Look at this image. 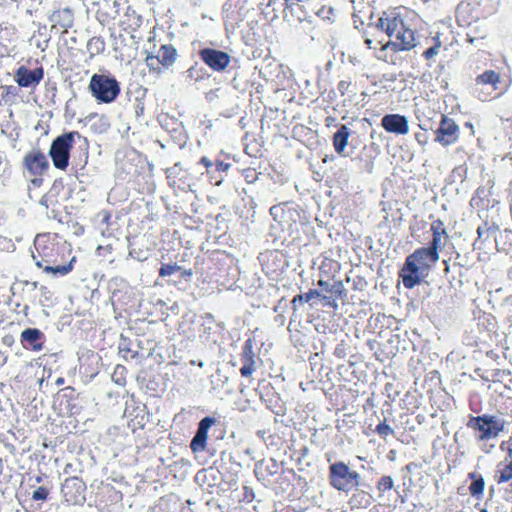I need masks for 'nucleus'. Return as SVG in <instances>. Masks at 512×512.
I'll list each match as a JSON object with an SVG mask.
<instances>
[{
    "label": "nucleus",
    "mask_w": 512,
    "mask_h": 512,
    "mask_svg": "<svg viewBox=\"0 0 512 512\" xmlns=\"http://www.w3.org/2000/svg\"><path fill=\"white\" fill-rule=\"evenodd\" d=\"M12 89H13L12 86L2 85L1 86V90H2L1 96H2V98L5 99L11 93Z\"/></svg>",
    "instance_id": "obj_41"
},
{
    "label": "nucleus",
    "mask_w": 512,
    "mask_h": 512,
    "mask_svg": "<svg viewBox=\"0 0 512 512\" xmlns=\"http://www.w3.org/2000/svg\"><path fill=\"white\" fill-rule=\"evenodd\" d=\"M75 137H80L78 131H71L57 136L51 143L49 156L56 169L65 171L70 164V153L74 146Z\"/></svg>",
    "instance_id": "obj_7"
},
{
    "label": "nucleus",
    "mask_w": 512,
    "mask_h": 512,
    "mask_svg": "<svg viewBox=\"0 0 512 512\" xmlns=\"http://www.w3.org/2000/svg\"><path fill=\"white\" fill-rule=\"evenodd\" d=\"M231 1H232V0H229V3H228L229 5H231Z\"/></svg>",
    "instance_id": "obj_55"
},
{
    "label": "nucleus",
    "mask_w": 512,
    "mask_h": 512,
    "mask_svg": "<svg viewBox=\"0 0 512 512\" xmlns=\"http://www.w3.org/2000/svg\"><path fill=\"white\" fill-rule=\"evenodd\" d=\"M507 455L509 456L510 460H512V438L508 441V447H507Z\"/></svg>",
    "instance_id": "obj_45"
},
{
    "label": "nucleus",
    "mask_w": 512,
    "mask_h": 512,
    "mask_svg": "<svg viewBox=\"0 0 512 512\" xmlns=\"http://www.w3.org/2000/svg\"><path fill=\"white\" fill-rule=\"evenodd\" d=\"M456 22L460 27H471L485 19L480 0H463L456 8Z\"/></svg>",
    "instance_id": "obj_11"
},
{
    "label": "nucleus",
    "mask_w": 512,
    "mask_h": 512,
    "mask_svg": "<svg viewBox=\"0 0 512 512\" xmlns=\"http://www.w3.org/2000/svg\"><path fill=\"white\" fill-rule=\"evenodd\" d=\"M199 57L205 65L217 72L225 70L230 64V55L228 53L213 48L201 49Z\"/></svg>",
    "instance_id": "obj_13"
},
{
    "label": "nucleus",
    "mask_w": 512,
    "mask_h": 512,
    "mask_svg": "<svg viewBox=\"0 0 512 512\" xmlns=\"http://www.w3.org/2000/svg\"><path fill=\"white\" fill-rule=\"evenodd\" d=\"M177 56V50L172 44H163L160 46L157 55L152 53L146 55L145 64L150 73L160 75L175 63Z\"/></svg>",
    "instance_id": "obj_10"
},
{
    "label": "nucleus",
    "mask_w": 512,
    "mask_h": 512,
    "mask_svg": "<svg viewBox=\"0 0 512 512\" xmlns=\"http://www.w3.org/2000/svg\"><path fill=\"white\" fill-rule=\"evenodd\" d=\"M350 136V130L346 125H341L339 129L333 135V147L335 151L342 155L346 146L348 145V139Z\"/></svg>",
    "instance_id": "obj_23"
},
{
    "label": "nucleus",
    "mask_w": 512,
    "mask_h": 512,
    "mask_svg": "<svg viewBox=\"0 0 512 512\" xmlns=\"http://www.w3.org/2000/svg\"><path fill=\"white\" fill-rule=\"evenodd\" d=\"M214 423L215 419L211 417H205L200 421L196 435L190 444L193 452H199L205 449L208 430Z\"/></svg>",
    "instance_id": "obj_18"
},
{
    "label": "nucleus",
    "mask_w": 512,
    "mask_h": 512,
    "mask_svg": "<svg viewBox=\"0 0 512 512\" xmlns=\"http://www.w3.org/2000/svg\"><path fill=\"white\" fill-rule=\"evenodd\" d=\"M351 83L348 81H340L338 84V90L342 95L345 94L346 90L350 87Z\"/></svg>",
    "instance_id": "obj_40"
},
{
    "label": "nucleus",
    "mask_w": 512,
    "mask_h": 512,
    "mask_svg": "<svg viewBox=\"0 0 512 512\" xmlns=\"http://www.w3.org/2000/svg\"><path fill=\"white\" fill-rule=\"evenodd\" d=\"M57 383H58V384H62V383H63V380H62L61 378H59V379L57 380Z\"/></svg>",
    "instance_id": "obj_53"
},
{
    "label": "nucleus",
    "mask_w": 512,
    "mask_h": 512,
    "mask_svg": "<svg viewBox=\"0 0 512 512\" xmlns=\"http://www.w3.org/2000/svg\"><path fill=\"white\" fill-rule=\"evenodd\" d=\"M316 14L324 19V20H331L334 17V9L331 6H322Z\"/></svg>",
    "instance_id": "obj_34"
},
{
    "label": "nucleus",
    "mask_w": 512,
    "mask_h": 512,
    "mask_svg": "<svg viewBox=\"0 0 512 512\" xmlns=\"http://www.w3.org/2000/svg\"><path fill=\"white\" fill-rule=\"evenodd\" d=\"M178 272L180 273V276L185 279H188L193 275V272L191 269L186 270V269L182 268V271H178Z\"/></svg>",
    "instance_id": "obj_42"
},
{
    "label": "nucleus",
    "mask_w": 512,
    "mask_h": 512,
    "mask_svg": "<svg viewBox=\"0 0 512 512\" xmlns=\"http://www.w3.org/2000/svg\"><path fill=\"white\" fill-rule=\"evenodd\" d=\"M435 142L447 147L455 144L459 140L460 128L454 119L445 114H441V120L438 128L434 131Z\"/></svg>",
    "instance_id": "obj_12"
},
{
    "label": "nucleus",
    "mask_w": 512,
    "mask_h": 512,
    "mask_svg": "<svg viewBox=\"0 0 512 512\" xmlns=\"http://www.w3.org/2000/svg\"><path fill=\"white\" fill-rule=\"evenodd\" d=\"M442 46L443 45H442V41L440 40V37L439 36L433 37L432 45L422 53V57L427 61L433 60L434 57L440 53Z\"/></svg>",
    "instance_id": "obj_29"
},
{
    "label": "nucleus",
    "mask_w": 512,
    "mask_h": 512,
    "mask_svg": "<svg viewBox=\"0 0 512 512\" xmlns=\"http://www.w3.org/2000/svg\"><path fill=\"white\" fill-rule=\"evenodd\" d=\"M89 90L99 103H111L121 92L119 82L109 74H94L90 79Z\"/></svg>",
    "instance_id": "obj_8"
},
{
    "label": "nucleus",
    "mask_w": 512,
    "mask_h": 512,
    "mask_svg": "<svg viewBox=\"0 0 512 512\" xmlns=\"http://www.w3.org/2000/svg\"><path fill=\"white\" fill-rule=\"evenodd\" d=\"M317 285L321 288L309 289L306 293L294 296L291 301L293 310L298 305L308 303L311 309L319 310L321 307L323 312L335 314L339 308L338 300H343L347 296L342 280H335L329 283L327 280L319 279Z\"/></svg>",
    "instance_id": "obj_4"
},
{
    "label": "nucleus",
    "mask_w": 512,
    "mask_h": 512,
    "mask_svg": "<svg viewBox=\"0 0 512 512\" xmlns=\"http://www.w3.org/2000/svg\"><path fill=\"white\" fill-rule=\"evenodd\" d=\"M255 32L253 29H250L246 33L243 34V38L245 39L246 43L253 42L255 40Z\"/></svg>",
    "instance_id": "obj_39"
},
{
    "label": "nucleus",
    "mask_w": 512,
    "mask_h": 512,
    "mask_svg": "<svg viewBox=\"0 0 512 512\" xmlns=\"http://www.w3.org/2000/svg\"><path fill=\"white\" fill-rule=\"evenodd\" d=\"M198 366H199V367H203V366H204V363H203V362H199V363H198Z\"/></svg>",
    "instance_id": "obj_54"
},
{
    "label": "nucleus",
    "mask_w": 512,
    "mask_h": 512,
    "mask_svg": "<svg viewBox=\"0 0 512 512\" xmlns=\"http://www.w3.org/2000/svg\"><path fill=\"white\" fill-rule=\"evenodd\" d=\"M505 424L504 419L491 414H483L471 416L467 422V427L475 432V438L478 442H484L497 438L504 431Z\"/></svg>",
    "instance_id": "obj_5"
},
{
    "label": "nucleus",
    "mask_w": 512,
    "mask_h": 512,
    "mask_svg": "<svg viewBox=\"0 0 512 512\" xmlns=\"http://www.w3.org/2000/svg\"><path fill=\"white\" fill-rule=\"evenodd\" d=\"M106 43L103 37L93 36L87 42V51L91 57L102 54L105 51Z\"/></svg>",
    "instance_id": "obj_27"
},
{
    "label": "nucleus",
    "mask_w": 512,
    "mask_h": 512,
    "mask_svg": "<svg viewBox=\"0 0 512 512\" xmlns=\"http://www.w3.org/2000/svg\"><path fill=\"white\" fill-rule=\"evenodd\" d=\"M479 512H489L486 508H481Z\"/></svg>",
    "instance_id": "obj_52"
},
{
    "label": "nucleus",
    "mask_w": 512,
    "mask_h": 512,
    "mask_svg": "<svg viewBox=\"0 0 512 512\" xmlns=\"http://www.w3.org/2000/svg\"><path fill=\"white\" fill-rule=\"evenodd\" d=\"M186 178H187V173L182 170H180L178 172H176L174 170L170 175H168V180H169L170 186H172L173 188L182 190V191H186L191 186L190 183L185 181Z\"/></svg>",
    "instance_id": "obj_25"
},
{
    "label": "nucleus",
    "mask_w": 512,
    "mask_h": 512,
    "mask_svg": "<svg viewBox=\"0 0 512 512\" xmlns=\"http://www.w3.org/2000/svg\"><path fill=\"white\" fill-rule=\"evenodd\" d=\"M418 14L405 6H398L383 12L377 21V28L385 32L388 37L395 40H389L381 44L380 52L391 48L394 52L410 51L416 47V29L414 22L418 19Z\"/></svg>",
    "instance_id": "obj_2"
},
{
    "label": "nucleus",
    "mask_w": 512,
    "mask_h": 512,
    "mask_svg": "<svg viewBox=\"0 0 512 512\" xmlns=\"http://www.w3.org/2000/svg\"><path fill=\"white\" fill-rule=\"evenodd\" d=\"M245 348H246V349H248V351H249V353H250V354L252 353V348H253V346H252V340H251V339H248V340L246 341Z\"/></svg>",
    "instance_id": "obj_46"
},
{
    "label": "nucleus",
    "mask_w": 512,
    "mask_h": 512,
    "mask_svg": "<svg viewBox=\"0 0 512 512\" xmlns=\"http://www.w3.org/2000/svg\"><path fill=\"white\" fill-rule=\"evenodd\" d=\"M50 21L52 22L53 27H59L67 30L74 24V12L69 7L59 8L53 11L50 16Z\"/></svg>",
    "instance_id": "obj_19"
},
{
    "label": "nucleus",
    "mask_w": 512,
    "mask_h": 512,
    "mask_svg": "<svg viewBox=\"0 0 512 512\" xmlns=\"http://www.w3.org/2000/svg\"><path fill=\"white\" fill-rule=\"evenodd\" d=\"M27 310H28V306L24 305L23 308H22V313H23L24 316H27Z\"/></svg>",
    "instance_id": "obj_50"
},
{
    "label": "nucleus",
    "mask_w": 512,
    "mask_h": 512,
    "mask_svg": "<svg viewBox=\"0 0 512 512\" xmlns=\"http://www.w3.org/2000/svg\"><path fill=\"white\" fill-rule=\"evenodd\" d=\"M494 479L498 485L512 480V460L501 461L497 464Z\"/></svg>",
    "instance_id": "obj_24"
},
{
    "label": "nucleus",
    "mask_w": 512,
    "mask_h": 512,
    "mask_svg": "<svg viewBox=\"0 0 512 512\" xmlns=\"http://www.w3.org/2000/svg\"><path fill=\"white\" fill-rule=\"evenodd\" d=\"M430 232L432 239L428 246L417 248L408 255L399 271V277L406 289H413L421 283V270H429L432 264L438 262L439 252L449 240L446 226L439 218L431 222Z\"/></svg>",
    "instance_id": "obj_1"
},
{
    "label": "nucleus",
    "mask_w": 512,
    "mask_h": 512,
    "mask_svg": "<svg viewBox=\"0 0 512 512\" xmlns=\"http://www.w3.org/2000/svg\"><path fill=\"white\" fill-rule=\"evenodd\" d=\"M467 41L471 44L478 40H483L488 36V30L484 23H477L470 27V30L466 34Z\"/></svg>",
    "instance_id": "obj_26"
},
{
    "label": "nucleus",
    "mask_w": 512,
    "mask_h": 512,
    "mask_svg": "<svg viewBox=\"0 0 512 512\" xmlns=\"http://www.w3.org/2000/svg\"><path fill=\"white\" fill-rule=\"evenodd\" d=\"M328 480L335 490L348 493L359 486L361 476L345 462L338 461L329 466Z\"/></svg>",
    "instance_id": "obj_6"
},
{
    "label": "nucleus",
    "mask_w": 512,
    "mask_h": 512,
    "mask_svg": "<svg viewBox=\"0 0 512 512\" xmlns=\"http://www.w3.org/2000/svg\"><path fill=\"white\" fill-rule=\"evenodd\" d=\"M381 126L386 132L397 135H405L409 132L408 120L400 114H386L381 119Z\"/></svg>",
    "instance_id": "obj_15"
},
{
    "label": "nucleus",
    "mask_w": 512,
    "mask_h": 512,
    "mask_svg": "<svg viewBox=\"0 0 512 512\" xmlns=\"http://www.w3.org/2000/svg\"><path fill=\"white\" fill-rule=\"evenodd\" d=\"M22 166L34 187H40L43 184V176L50 168L46 155L39 148L32 149L24 155Z\"/></svg>",
    "instance_id": "obj_9"
},
{
    "label": "nucleus",
    "mask_w": 512,
    "mask_h": 512,
    "mask_svg": "<svg viewBox=\"0 0 512 512\" xmlns=\"http://www.w3.org/2000/svg\"><path fill=\"white\" fill-rule=\"evenodd\" d=\"M44 77V69L42 67L33 70L25 66H20L15 71V81L20 87H35Z\"/></svg>",
    "instance_id": "obj_14"
},
{
    "label": "nucleus",
    "mask_w": 512,
    "mask_h": 512,
    "mask_svg": "<svg viewBox=\"0 0 512 512\" xmlns=\"http://www.w3.org/2000/svg\"><path fill=\"white\" fill-rule=\"evenodd\" d=\"M252 403H253V400L248 397L246 390L241 389L240 396L236 402L238 409L241 411H245L251 406Z\"/></svg>",
    "instance_id": "obj_31"
},
{
    "label": "nucleus",
    "mask_w": 512,
    "mask_h": 512,
    "mask_svg": "<svg viewBox=\"0 0 512 512\" xmlns=\"http://www.w3.org/2000/svg\"><path fill=\"white\" fill-rule=\"evenodd\" d=\"M373 501V496L368 491L356 487L348 500V504L352 510L366 509Z\"/></svg>",
    "instance_id": "obj_21"
},
{
    "label": "nucleus",
    "mask_w": 512,
    "mask_h": 512,
    "mask_svg": "<svg viewBox=\"0 0 512 512\" xmlns=\"http://www.w3.org/2000/svg\"><path fill=\"white\" fill-rule=\"evenodd\" d=\"M467 477L471 481L468 487L470 496L476 500H481L485 491L484 477L478 472H469Z\"/></svg>",
    "instance_id": "obj_22"
},
{
    "label": "nucleus",
    "mask_w": 512,
    "mask_h": 512,
    "mask_svg": "<svg viewBox=\"0 0 512 512\" xmlns=\"http://www.w3.org/2000/svg\"><path fill=\"white\" fill-rule=\"evenodd\" d=\"M377 58L382 60V61H384V62H388L387 56L385 54L384 55H378Z\"/></svg>",
    "instance_id": "obj_49"
},
{
    "label": "nucleus",
    "mask_w": 512,
    "mask_h": 512,
    "mask_svg": "<svg viewBox=\"0 0 512 512\" xmlns=\"http://www.w3.org/2000/svg\"><path fill=\"white\" fill-rule=\"evenodd\" d=\"M178 271H182V267L177 264H162L159 269V276L167 277Z\"/></svg>",
    "instance_id": "obj_32"
},
{
    "label": "nucleus",
    "mask_w": 512,
    "mask_h": 512,
    "mask_svg": "<svg viewBox=\"0 0 512 512\" xmlns=\"http://www.w3.org/2000/svg\"><path fill=\"white\" fill-rule=\"evenodd\" d=\"M375 432L385 439L387 436L392 435L394 430L386 423V421H383L376 426Z\"/></svg>",
    "instance_id": "obj_33"
},
{
    "label": "nucleus",
    "mask_w": 512,
    "mask_h": 512,
    "mask_svg": "<svg viewBox=\"0 0 512 512\" xmlns=\"http://www.w3.org/2000/svg\"><path fill=\"white\" fill-rule=\"evenodd\" d=\"M477 233H478V235H479V236H481L482 231H481V228H480V227L477 229Z\"/></svg>",
    "instance_id": "obj_51"
},
{
    "label": "nucleus",
    "mask_w": 512,
    "mask_h": 512,
    "mask_svg": "<svg viewBox=\"0 0 512 512\" xmlns=\"http://www.w3.org/2000/svg\"><path fill=\"white\" fill-rule=\"evenodd\" d=\"M318 269L319 279L327 280L329 282L340 272L341 264L332 257L322 255V260Z\"/></svg>",
    "instance_id": "obj_20"
},
{
    "label": "nucleus",
    "mask_w": 512,
    "mask_h": 512,
    "mask_svg": "<svg viewBox=\"0 0 512 512\" xmlns=\"http://www.w3.org/2000/svg\"><path fill=\"white\" fill-rule=\"evenodd\" d=\"M42 336V332L38 329H26L22 332L21 338L22 341L28 342L33 350H41L42 345L40 343H36Z\"/></svg>",
    "instance_id": "obj_28"
},
{
    "label": "nucleus",
    "mask_w": 512,
    "mask_h": 512,
    "mask_svg": "<svg viewBox=\"0 0 512 512\" xmlns=\"http://www.w3.org/2000/svg\"><path fill=\"white\" fill-rule=\"evenodd\" d=\"M199 164L203 165L207 169V172L209 173V169L214 165V162H212L208 157L203 156L200 158Z\"/></svg>",
    "instance_id": "obj_38"
},
{
    "label": "nucleus",
    "mask_w": 512,
    "mask_h": 512,
    "mask_svg": "<svg viewBox=\"0 0 512 512\" xmlns=\"http://www.w3.org/2000/svg\"><path fill=\"white\" fill-rule=\"evenodd\" d=\"M393 486V479L391 476L388 475L382 476L376 483V487L381 494L391 490Z\"/></svg>",
    "instance_id": "obj_30"
},
{
    "label": "nucleus",
    "mask_w": 512,
    "mask_h": 512,
    "mask_svg": "<svg viewBox=\"0 0 512 512\" xmlns=\"http://www.w3.org/2000/svg\"><path fill=\"white\" fill-rule=\"evenodd\" d=\"M282 6L280 0H258V22L263 21L264 25L273 22Z\"/></svg>",
    "instance_id": "obj_16"
},
{
    "label": "nucleus",
    "mask_w": 512,
    "mask_h": 512,
    "mask_svg": "<svg viewBox=\"0 0 512 512\" xmlns=\"http://www.w3.org/2000/svg\"><path fill=\"white\" fill-rule=\"evenodd\" d=\"M214 166L216 171L225 173L230 169L232 164L230 162H225L223 160L216 159L214 162Z\"/></svg>",
    "instance_id": "obj_36"
},
{
    "label": "nucleus",
    "mask_w": 512,
    "mask_h": 512,
    "mask_svg": "<svg viewBox=\"0 0 512 512\" xmlns=\"http://www.w3.org/2000/svg\"><path fill=\"white\" fill-rule=\"evenodd\" d=\"M475 83L477 86H490L498 96L501 95L505 90L502 87L501 74L494 70H486L483 73L479 74L475 78Z\"/></svg>",
    "instance_id": "obj_17"
},
{
    "label": "nucleus",
    "mask_w": 512,
    "mask_h": 512,
    "mask_svg": "<svg viewBox=\"0 0 512 512\" xmlns=\"http://www.w3.org/2000/svg\"><path fill=\"white\" fill-rule=\"evenodd\" d=\"M47 496H48V490L45 488V487H38L34 492H33V495H32V498L34 500H41V501H44L47 499Z\"/></svg>",
    "instance_id": "obj_35"
},
{
    "label": "nucleus",
    "mask_w": 512,
    "mask_h": 512,
    "mask_svg": "<svg viewBox=\"0 0 512 512\" xmlns=\"http://www.w3.org/2000/svg\"><path fill=\"white\" fill-rule=\"evenodd\" d=\"M110 219V213L108 211L104 212L103 222L108 223Z\"/></svg>",
    "instance_id": "obj_48"
},
{
    "label": "nucleus",
    "mask_w": 512,
    "mask_h": 512,
    "mask_svg": "<svg viewBox=\"0 0 512 512\" xmlns=\"http://www.w3.org/2000/svg\"><path fill=\"white\" fill-rule=\"evenodd\" d=\"M281 512H305V509H301L298 511L292 507H287L286 509L282 510Z\"/></svg>",
    "instance_id": "obj_47"
},
{
    "label": "nucleus",
    "mask_w": 512,
    "mask_h": 512,
    "mask_svg": "<svg viewBox=\"0 0 512 512\" xmlns=\"http://www.w3.org/2000/svg\"><path fill=\"white\" fill-rule=\"evenodd\" d=\"M136 114L137 116H141L144 114V103L139 102L136 106Z\"/></svg>",
    "instance_id": "obj_43"
},
{
    "label": "nucleus",
    "mask_w": 512,
    "mask_h": 512,
    "mask_svg": "<svg viewBox=\"0 0 512 512\" xmlns=\"http://www.w3.org/2000/svg\"><path fill=\"white\" fill-rule=\"evenodd\" d=\"M32 258L45 273L54 276L69 274L77 261L76 256H72V250L57 235L50 233L38 234L35 237Z\"/></svg>",
    "instance_id": "obj_3"
},
{
    "label": "nucleus",
    "mask_w": 512,
    "mask_h": 512,
    "mask_svg": "<svg viewBox=\"0 0 512 512\" xmlns=\"http://www.w3.org/2000/svg\"><path fill=\"white\" fill-rule=\"evenodd\" d=\"M365 45L367 46L368 49H375L376 48V46L374 45V41L371 38H369V37H367L365 39Z\"/></svg>",
    "instance_id": "obj_44"
},
{
    "label": "nucleus",
    "mask_w": 512,
    "mask_h": 512,
    "mask_svg": "<svg viewBox=\"0 0 512 512\" xmlns=\"http://www.w3.org/2000/svg\"><path fill=\"white\" fill-rule=\"evenodd\" d=\"M254 371L253 368V361H251L249 364H245L241 369L240 372L243 376H250Z\"/></svg>",
    "instance_id": "obj_37"
}]
</instances>
